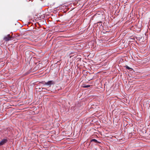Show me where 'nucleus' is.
<instances>
[{"label": "nucleus", "mask_w": 150, "mask_h": 150, "mask_svg": "<svg viewBox=\"0 0 150 150\" xmlns=\"http://www.w3.org/2000/svg\"><path fill=\"white\" fill-rule=\"evenodd\" d=\"M11 37L9 34L5 36L4 38V40L6 41H8L11 40Z\"/></svg>", "instance_id": "f257e3e1"}, {"label": "nucleus", "mask_w": 150, "mask_h": 150, "mask_svg": "<svg viewBox=\"0 0 150 150\" xmlns=\"http://www.w3.org/2000/svg\"><path fill=\"white\" fill-rule=\"evenodd\" d=\"M8 141L6 139H3L0 141V146L4 144Z\"/></svg>", "instance_id": "f03ea898"}, {"label": "nucleus", "mask_w": 150, "mask_h": 150, "mask_svg": "<svg viewBox=\"0 0 150 150\" xmlns=\"http://www.w3.org/2000/svg\"><path fill=\"white\" fill-rule=\"evenodd\" d=\"M54 83V82L52 81H50L45 83V84L50 86L51 84Z\"/></svg>", "instance_id": "7ed1b4c3"}, {"label": "nucleus", "mask_w": 150, "mask_h": 150, "mask_svg": "<svg viewBox=\"0 0 150 150\" xmlns=\"http://www.w3.org/2000/svg\"><path fill=\"white\" fill-rule=\"evenodd\" d=\"M125 68H126L128 69H132L131 68H130V67H128V66H125Z\"/></svg>", "instance_id": "20e7f679"}, {"label": "nucleus", "mask_w": 150, "mask_h": 150, "mask_svg": "<svg viewBox=\"0 0 150 150\" xmlns=\"http://www.w3.org/2000/svg\"><path fill=\"white\" fill-rule=\"evenodd\" d=\"M91 141L94 142H97V140L95 139H93L91 140Z\"/></svg>", "instance_id": "39448f33"}, {"label": "nucleus", "mask_w": 150, "mask_h": 150, "mask_svg": "<svg viewBox=\"0 0 150 150\" xmlns=\"http://www.w3.org/2000/svg\"><path fill=\"white\" fill-rule=\"evenodd\" d=\"M90 86V85H86L83 86V87L85 88H88Z\"/></svg>", "instance_id": "423d86ee"}]
</instances>
